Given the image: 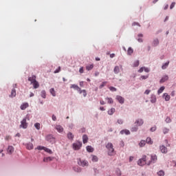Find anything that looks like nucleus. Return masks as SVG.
<instances>
[{
	"label": "nucleus",
	"instance_id": "47",
	"mask_svg": "<svg viewBox=\"0 0 176 176\" xmlns=\"http://www.w3.org/2000/svg\"><path fill=\"white\" fill-rule=\"evenodd\" d=\"M153 45L155 46H157V45H159V39H155V41H153Z\"/></svg>",
	"mask_w": 176,
	"mask_h": 176
},
{
	"label": "nucleus",
	"instance_id": "23",
	"mask_svg": "<svg viewBox=\"0 0 176 176\" xmlns=\"http://www.w3.org/2000/svg\"><path fill=\"white\" fill-rule=\"evenodd\" d=\"M78 92H79L80 94H82V96L84 97H86L87 96V91L85 89H82V90H80V91H78Z\"/></svg>",
	"mask_w": 176,
	"mask_h": 176
},
{
	"label": "nucleus",
	"instance_id": "49",
	"mask_svg": "<svg viewBox=\"0 0 176 176\" xmlns=\"http://www.w3.org/2000/svg\"><path fill=\"white\" fill-rule=\"evenodd\" d=\"M60 67H58V69H56L55 71H54V74H58V73H59L60 72Z\"/></svg>",
	"mask_w": 176,
	"mask_h": 176
},
{
	"label": "nucleus",
	"instance_id": "41",
	"mask_svg": "<svg viewBox=\"0 0 176 176\" xmlns=\"http://www.w3.org/2000/svg\"><path fill=\"white\" fill-rule=\"evenodd\" d=\"M148 78H149V75L142 76H140V80H146V79Z\"/></svg>",
	"mask_w": 176,
	"mask_h": 176
},
{
	"label": "nucleus",
	"instance_id": "11",
	"mask_svg": "<svg viewBox=\"0 0 176 176\" xmlns=\"http://www.w3.org/2000/svg\"><path fill=\"white\" fill-rule=\"evenodd\" d=\"M28 80L30 81V83H31V82H37V81H36V76H32L28 77Z\"/></svg>",
	"mask_w": 176,
	"mask_h": 176
},
{
	"label": "nucleus",
	"instance_id": "1",
	"mask_svg": "<svg viewBox=\"0 0 176 176\" xmlns=\"http://www.w3.org/2000/svg\"><path fill=\"white\" fill-rule=\"evenodd\" d=\"M106 148L108 150L109 156H114L116 151L112 143L108 142L107 144H106Z\"/></svg>",
	"mask_w": 176,
	"mask_h": 176
},
{
	"label": "nucleus",
	"instance_id": "50",
	"mask_svg": "<svg viewBox=\"0 0 176 176\" xmlns=\"http://www.w3.org/2000/svg\"><path fill=\"white\" fill-rule=\"evenodd\" d=\"M45 148L46 147H45V146H37L36 149H38V150H44V148Z\"/></svg>",
	"mask_w": 176,
	"mask_h": 176
},
{
	"label": "nucleus",
	"instance_id": "38",
	"mask_svg": "<svg viewBox=\"0 0 176 176\" xmlns=\"http://www.w3.org/2000/svg\"><path fill=\"white\" fill-rule=\"evenodd\" d=\"M166 88L164 87H162L160 88V89H158L157 91V94H160L162 93V91H164V90Z\"/></svg>",
	"mask_w": 176,
	"mask_h": 176
},
{
	"label": "nucleus",
	"instance_id": "7",
	"mask_svg": "<svg viewBox=\"0 0 176 176\" xmlns=\"http://www.w3.org/2000/svg\"><path fill=\"white\" fill-rule=\"evenodd\" d=\"M160 150L162 153H167V148L164 145H161L160 146Z\"/></svg>",
	"mask_w": 176,
	"mask_h": 176
},
{
	"label": "nucleus",
	"instance_id": "12",
	"mask_svg": "<svg viewBox=\"0 0 176 176\" xmlns=\"http://www.w3.org/2000/svg\"><path fill=\"white\" fill-rule=\"evenodd\" d=\"M28 107H29V103H27V102L23 103V104H21L20 107L21 109L22 110H25Z\"/></svg>",
	"mask_w": 176,
	"mask_h": 176
},
{
	"label": "nucleus",
	"instance_id": "30",
	"mask_svg": "<svg viewBox=\"0 0 176 176\" xmlns=\"http://www.w3.org/2000/svg\"><path fill=\"white\" fill-rule=\"evenodd\" d=\"M169 65V61H168L167 63H165L164 65H163L161 68L162 69H166L167 67H168Z\"/></svg>",
	"mask_w": 176,
	"mask_h": 176
},
{
	"label": "nucleus",
	"instance_id": "58",
	"mask_svg": "<svg viewBox=\"0 0 176 176\" xmlns=\"http://www.w3.org/2000/svg\"><path fill=\"white\" fill-rule=\"evenodd\" d=\"M135 25H138L139 27H140V25L138 23L134 22L133 23H132V26H135Z\"/></svg>",
	"mask_w": 176,
	"mask_h": 176
},
{
	"label": "nucleus",
	"instance_id": "5",
	"mask_svg": "<svg viewBox=\"0 0 176 176\" xmlns=\"http://www.w3.org/2000/svg\"><path fill=\"white\" fill-rule=\"evenodd\" d=\"M78 164H79L82 167L88 166V162L87 160H80L79 162H78Z\"/></svg>",
	"mask_w": 176,
	"mask_h": 176
},
{
	"label": "nucleus",
	"instance_id": "45",
	"mask_svg": "<svg viewBox=\"0 0 176 176\" xmlns=\"http://www.w3.org/2000/svg\"><path fill=\"white\" fill-rule=\"evenodd\" d=\"M158 176H164V170H160V172L157 173Z\"/></svg>",
	"mask_w": 176,
	"mask_h": 176
},
{
	"label": "nucleus",
	"instance_id": "28",
	"mask_svg": "<svg viewBox=\"0 0 176 176\" xmlns=\"http://www.w3.org/2000/svg\"><path fill=\"white\" fill-rule=\"evenodd\" d=\"M94 68V64L86 66L87 71H91Z\"/></svg>",
	"mask_w": 176,
	"mask_h": 176
},
{
	"label": "nucleus",
	"instance_id": "22",
	"mask_svg": "<svg viewBox=\"0 0 176 176\" xmlns=\"http://www.w3.org/2000/svg\"><path fill=\"white\" fill-rule=\"evenodd\" d=\"M145 142H146V144H148V145H152L153 143L151 138H147Z\"/></svg>",
	"mask_w": 176,
	"mask_h": 176
},
{
	"label": "nucleus",
	"instance_id": "60",
	"mask_svg": "<svg viewBox=\"0 0 176 176\" xmlns=\"http://www.w3.org/2000/svg\"><path fill=\"white\" fill-rule=\"evenodd\" d=\"M46 138L47 140H50L51 138L54 140L53 137L51 135H49L48 136H47Z\"/></svg>",
	"mask_w": 176,
	"mask_h": 176
},
{
	"label": "nucleus",
	"instance_id": "46",
	"mask_svg": "<svg viewBox=\"0 0 176 176\" xmlns=\"http://www.w3.org/2000/svg\"><path fill=\"white\" fill-rule=\"evenodd\" d=\"M139 66V60H136L133 63V67H137Z\"/></svg>",
	"mask_w": 176,
	"mask_h": 176
},
{
	"label": "nucleus",
	"instance_id": "34",
	"mask_svg": "<svg viewBox=\"0 0 176 176\" xmlns=\"http://www.w3.org/2000/svg\"><path fill=\"white\" fill-rule=\"evenodd\" d=\"M146 141L145 140H141L140 143H139V146L140 147H143V146H145L146 145Z\"/></svg>",
	"mask_w": 176,
	"mask_h": 176
},
{
	"label": "nucleus",
	"instance_id": "61",
	"mask_svg": "<svg viewBox=\"0 0 176 176\" xmlns=\"http://www.w3.org/2000/svg\"><path fill=\"white\" fill-rule=\"evenodd\" d=\"M156 100H157V99L155 98V96H153V99L151 100V102L154 103V102H155Z\"/></svg>",
	"mask_w": 176,
	"mask_h": 176
},
{
	"label": "nucleus",
	"instance_id": "18",
	"mask_svg": "<svg viewBox=\"0 0 176 176\" xmlns=\"http://www.w3.org/2000/svg\"><path fill=\"white\" fill-rule=\"evenodd\" d=\"M168 80V76H164L162 77V78H161V80H160V83H164L166 81H167Z\"/></svg>",
	"mask_w": 176,
	"mask_h": 176
},
{
	"label": "nucleus",
	"instance_id": "59",
	"mask_svg": "<svg viewBox=\"0 0 176 176\" xmlns=\"http://www.w3.org/2000/svg\"><path fill=\"white\" fill-rule=\"evenodd\" d=\"M151 93V90L150 89H146L145 91V94L148 95Z\"/></svg>",
	"mask_w": 176,
	"mask_h": 176
},
{
	"label": "nucleus",
	"instance_id": "33",
	"mask_svg": "<svg viewBox=\"0 0 176 176\" xmlns=\"http://www.w3.org/2000/svg\"><path fill=\"white\" fill-rule=\"evenodd\" d=\"M119 72H120L119 66H116L115 68H114V73L116 74H119Z\"/></svg>",
	"mask_w": 176,
	"mask_h": 176
},
{
	"label": "nucleus",
	"instance_id": "9",
	"mask_svg": "<svg viewBox=\"0 0 176 176\" xmlns=\"http://www.w3.org/2000/svg\"><path fill=\"white\" fill-rule=\"evenodd\" d=\"M54 129H56V131H58V133L63 132V128L60 125H56V127H54Z\"/></svg>",
	"mask_w": 176,
	"mask_h": 176
},
{
	"label": "nucleus",
	"instance_id": "6",
	"mask_svg": "<svg viewBox=\"0 0 176 176\" xmlns=\"http://www.w3.org/2000/svg\"><path fill=\"white\" fill-rule=\"evenodd\" d=\"M143 124L144 121L142 119L136 120V121L135 122V124H136L137 126H141Z\"/></svg>",
	"mask_w": 176,
	"mask_h": 176
},
{
	"label": "nucleus",
	"instance_id": "13",
	"mask_svg": "<svg viewBox=\"0 0 176 176\" xmlns=\"http://www.w3.org/2000/svg\"><path fill=\"white\" fill-rule=\"evenodd\" d=\"M163 99L165 100V101H169L170 100V96L167 93L163 94Z\"/></svg>",
	"mask_w": 176,
	"mask_h": 176
},
{
	"label": "nucleus",
	"instance_id": "24",
	"mask_svg": "<svg viewBox=\"0 0 176 176\" xmlns=\"http://www.w3.org/2000/svg\"><path fill=\"white\" fill-rule=\"evenodd\" d=\"M73 170H74L76 173H80L82 170L79 166H74L73 167Z\"/></svg>",
	"mask_w": 176,
	"mask_h": 176
},
{
	"label": "nucleus",
	"instance_id": "3",
	"mask_svg": "<svg viewBox=\"0 0 176 176\" xmlns=\"http://www.w3.org/2000/svg\"><path fill=\"white\" fill-rule=\"evenodd\" d=\"M146 155H143V157H142V159L138 160V165L140 166H143L144 165H146Z\"/></svg>",
	"mask_w": 176,
	"mask_h": 176
},
{
	"label": "nucleus",
	"instance_id": "19",
	"mask_svg": "<svg viewBox=\"0 0 176 176\" xmlns=\"http://www.w3.org/2000/svg\"><path fill=\"white\" fill-rule=\"evenodd\" d=\"M16 96V89H12L11 94L9 95L10 98H14Z\"/></svg>",
	"mask_w": 176,
	"mask_h": 176
},
{
	"label": "nucleus",
	"instance_id": "31",
	"mask_svg": "<svg viewBox=\"0 0 176 176\" xmlns=\"http://www.w3.org/2000/svg\"><path fill=\"white\" fill-rule=\"evenodd\" d=\"M50 93H51L52 96H53L54 97L56 96V91L54 88H51V89H50Z\"/></svg>",
	"mask_w": 176,
	"mask_h": 176
},
{
	"label": "nucleus",
	"instance_id": "39",
	"mask_svg": "<svg viewBox=\"0 0 176 176\" xmlns=\"http://www.w3.org/2000/svg\"><path fill=\"white\" fill-rule=\"evenodd\" d=\"M92 162H96L98 161V157H96V155H92V159H91Z\"/></svg>",
	"mask_w": 176,
	"mask_h": 176
},
{
	"label": "nucleus",
	"instance_id": "14",
	"mask_svg": "<svg viewBox=\"0 0 176 176\" xmlns=\"http://www.w3.org/2000/svg\"><path fill=\"white\" fill-rule=\"evenodd\" d=\"M70 88L74 89L77 90V91H80L81 90V88H80L78 87V85H71Z\"/></svg>",
	"mask_w": 176,
	"mask_h": 176
},
{
	"label": "nucleus",
	"instance_id": "54",
	"mask_svg": "<svg viewBox=\"0 0 176 176\" xmlns=\"http://www.w3.org/2000/svg\"><path fill=\"white\" fill-rule=\"evenodd\" d=\"M175 6V2H173L171 3V6H170V9H173V8Z\"/></svg>",
	"mask_w": 176,
	"mask_h": 176
},
{
	"label": "nucleus",
	"instance_id": "48",
	"mask_svg": "<svg viewBox=\"0 0 176 176\" xmlns=\"http://www.w3.org/2000/svg\"><path fill=\"white\" fill-rule=\"evenodd\" d=\"M169 132V129L167 128L163 129V133L166 134Z\"/></svg>",
	"mask_w": 176,
	"mask_h": 176
},
{
	"label": "nucleus",
	"instance_id": "4",
	"mask_svg": "<svg viewBox=\"0 0 176 176\" xmlns=\"http://www.w3.org/2000/svg\"><path fill=\"white\" fill-rule=\"evenodd\" d=\"M81 146H82V143L80 142H76V143L73 144V148H74V150L76 151L80 150Z\"/></svg>",
	"mask_w": 176,
	"mask_h": 176
},
{
	"label": "nucleus",
	"instance_id": "32",
	"mask_svg": "<svg viewBox=\"0 0 176 176\" xmlns=\"http://www.w3.org/2000/svg\"><path fill=\"white\" fill-rule=\"evenodd\" d=\"M107 85V81L102 82V84L100 85V86H99V89H102Z\"/></svg>",
	"mask_w": 176,
	"mask_h": 176
},
{
	"label": "nucleus",
	"instance_id": "62",
	"mask_svg": "<svg viewBox=\"0 0 176 176\" xmlns=\"http://www.w3.org/2000/svg\"><path fill=\"white\" fill-rule=\"evenodd\" d=\"M79 85L81 87H84V82L83 81H81L79 82Z\"/></svg>",
	"mask_w": 176,
	"mask_h": 176
},
{
	"label": "nucleus",
	"instance_id": "52",
	"mask_svg": "<svg viewBox=\"0 0 176 176\" xmlns=\"http://www.w3.org/2000/svg\"><path fill=\"white\" fill-rule=\"evenodd\" d=\"M155 130H157V127L156 126H153V127L151 128V132L155 131Z\"/></svg>",
	"mask_w": 176,
	"mask_h": 176
},
{
	"label": "nucleus",
	"instance_id": "40",
	"mask_svg": "<svg viewBox=\"0 0 176 176\" xmlns=\"http://www.w3.org/2000/svg\"><path fill=\"white\" fill-rule=\"evenodd\" d=\"M43 150H44L45 152H46V153H47L49 154L53 153V152L50 148H44Z\"/></svg>",
	"mask_w": 176,
	"mask_h": 176
},
{
	"label": "nucleus",
	"instance_id": "20",
	"mask_svg": "<svg viewBox=\"0 0 176 176\" xmlns=\"http://www.w3.org/2000/svg\"><path fill=\"white\" fill-rule=\"evenodd\" d=\"M52 160H53V159L51 157H47L43 159V162H52Z\"/></svg>",
	"mask_w": 176,
	"mask_h": 176
},
{
	"label": "nucleus",
	"instance_id": "15",
	"mask_svg": "<svg viewBox=\"0 0 176 176\" xmlns=\"http://www.w3.org/2000/svg\"><path fill=\"white\" fill-rule=\"evenodd\" d=\"M31 84L33 85V88H34V89L39 88V82L38 81L32 82Z\"/></svg>",
	"mask_w": 176,
	"mask_h": 176
},
{
	"label": "nucleus",
	"instance_id": "53",
	"mask_svg": "<svg viewBox=\"0 0 176 176\" xmlns=\"http://www.w3.org/2000/svg\"><path fill=\"white\" fill-rule=\"evenodd\" d=\"M79 73H80V74H83V73H84V67H82L81 68H80V69H79Z\"/></svg>",
	"mask_w": 176,
	"mask_h": 176
},
{
	"label": "nucleus",
	"instance_id": "8",
	"mask_svg": "<svg viewBox=\"0 0 176 176\" xmlns=\"http://www.w3.org/2000/svg\"><path fill=\"white\" fill-rule=\"evenodd\" d=\"M25 148H27L28 150H32L34 149V145L31 142H28L25 144Z\"/></svg>",
	"mask_w": 176,
	"mask_h": 176
},
{
	"label": "nucleus",
	"instance_id": "44",
	"mask_svg": "<svg viewBox=\"0 0 176 176\" xmlns=\"http://www.w3.org/2000/svg\"><path fill=\"white\" fill-rule=\"evenodd\" d=\"M138 126H133V127H132L131 128V132H136V131H138Z\"/></svg>",
	"mask_w": 176,
	"mask_h": 176
},
{
	"label": "nucleus",
	"instance_id": "42",
	"mask_svg": "<svg viewBox=\"0 0 176 176\" xmlns=\"http://www.w3.org/2000/svg\"><path fill=\"white\" fill-rule=\"evenodd\" d=\"M106 100H107L108 104H112L113 103V99L112 98H106Z\"/></svg>",
	"mask_w": 176,
	"mask_h": 176
},
{
	"label": "nucleus",
	"instance_id": "64",
	"mask_svg": "<svg viewBox=\"0 0 176 176\" xmlns=\"http://www.w3.org/2000/svg\"><path fill=\"white\" fill-rule=\"evenodd\" d=\"M100 104L104 105L105 104V102L103 101V100H100Z\"/></svg>",
	"mask_w": 176,
	"mask_h": 176
},
{
	"label": "nucleus",
	"instance_id": "55",
	"mask_svg": "<svg viewBox=\"0 0 176 176\" xmlns=\"http://www.w3.org/2000/svg\"><path fill=\"white\" fill-rule=\"evenodd\" d=\"M52 120H53L54 122H56V120H57V118L55 116V115L52 116Z\"/></svg>",
	"mask_w": 176,
	"mask_h": 176
},
{
	"label": "nucleus",
	"instance_id": "37",
	"mask_svg": "<svg viewBox=\"0 0 176 176\" xmlns=\"http://www.w3.org/2000/svg\"><path fill=\"white\" fill-rule=\"evenodd\" d=\"M34 127L37 130H41V124L40 123H35L34 124Z\"/></svg>",
	"mask_w": 176,
	"mask_h": 176
},
{
	"label": "nucleus",
	"instance_id": "17",
	"mask_svg": "<svg viewBox=\"0 0 176 176\" xmlns=\"http://www.w3.org/2000/svg\"><path fill=\"white\" fill-rule=\"evenodd\" d=\"M151 162L155 163L157 160V157L156 155H151Z\"/></svg>",
	"mask_w": 176,
	"mask_h": 176
},
{
	"label": "nucleus",
	"instance_id": "16",
	"mask_svg": "<svg viewBox=\"0 0 176 176\" xmlns=\"http://www.w3.org/2000/svg\"><path fill=\"white\" fill-rule=\"evenodd\" d=\"M7 152L12 154L13 152H14V148L13 146H9L7 148Z\"/></svg>",
	"mask_w": 176,
	"mask_h": 176
},
{
	"label": "nucleus",
	"instance_id": "36",
	"mask_svg": "<svg viewBox=\"0 0 176 176\" xmlns=\"http://www.w3.org/2000/svg\"><path fill=\"white\" fill-rule=\"evenodd\" d=\"M41 97L44 99L46 98V91L45 90H43L41 91Z\"/></svg>",
	"mask_w": 176,
	"mask_h": 176
},
{
	"label": "nucleus",
	"instance_id": "63",
	"mask_svg": "<svg viewBox=\"0 0 176 176\" xmlns=\"http://www.w3.org/2000/svg\"><path fill=\"white\" fill-rule=\"evenodd\" d=\"M144 71V67H141L140 69L138 70V72L142 73Z\"/></svg>",
	"mask_w": 176,
	"mask_h": 176
},
{
	"label": "nucleus",
	"instance_id": "2",
	"mask_svg": "<svg viewBox=\"0 0 176 176\" xmlns=\"http://www.w3.org/2000/svg\"><path fill=\"white\" fill-rule=\"evenodd\" d=\"M27 120H30V118L28 116L23 118L22 121H21L20 128H23V129H26L28 128Z\"/></svg>",
	"mask_w": 176,
	"mask_h": 176
},
{
	"label": "nucleus",
	"instance_id": "29",
	"mask_svg": "<svg viewBox=\"0 0 176 176\" xmlns=\"http://www.w3.org/2000/svg\"><path fill=\"white\" fill-rule=\"evenodd\" d=\"M67 138L69 139V140H74V134H72V133H67Z\"/></svg>",
	"mask_w": 176,
	"mask_h": 176
},
{
	"label": "nucleus",
	"instance_id": "26",
	"mask_svg": "<svg viewBox=\"0 0 176 176\" xmlns=\"http://www.w3.org/2000/svg\"><path fill=\"white\" fill-rule=\"evenodd\" d=\"M87 151L89 153H93L94 152V148L91 146H87Z\"/></svg>",
	"mask_w": 176,
	"mask_h": 176
},
{
	"label": "nucleus",
	"instance_id": "21",
	"mask_svg": "<svg viewBox=\"0 0 176 176\" xmlns=\"http://www.w3.org/2000/svg\"><path fill=\"white\" fill-rule=\"evenodd\" d=\"M88 142V136L87 135H82V143L86 144Z\"/></svg>",
	"mask_w": 176,
	"mask_h": 176
},
{
	"label": "nucleus",
	"instance_id": "10",
	"mask_svg": "<svg viewBox=\"0 0 176 176\" xmlns=\"http://www.w3.org/2000/svg\"><path fill=\"white\" fill-rule=\"evenodd\" d=\"M116 100L120 102V104H124V98H122V96H116Z\"/></svg>",
	"mask_w": 176,
	"mask_h": 176
},
{
	"label": "nucleus",
	"instance_id": "57",
	"mask_svg": "<svg viewBox=\"0 0 176 176\" xmlns=\"http://www.w3.org/2000/svg\"><path fill=\"white\" fill-rule=\"evenodd\" d=\"M117 122H118V124H122V123H124L122 120H118Z\"/></svg>",
	"mask_w": 176,
	"mask_h": 176
},
{
	"label": "nucleus",
	"instance_id": "51",
	"mask_svg": "<svg viewBox=\"0 0 176 176\" xmlns=\"http://www.w3.org/2000/svg\"><path fill=\"white\" fill-rule=\"evenodd\" d=\"M165 122H166V123H170L171 122V120L169 118V117H167L165 120Z\"/></svg>",
	"mask_w": 176,
	"mask_h": 176
},
{
	"label": "nucleus",
	"instance_id": "25",
	"mask_svg": "<svg viewBox=\"0 0 176 176\" xmlns=\"http://www.w3.org/2000/svg\"><path fill=\"white\" fill-rule=\"evenodd\" d=\"M115 111V108H112L110 110H108V115L112 116L113 114H114Z\"/></svg>",
	"mask_w": 176,
	"mask_h": 176
},
{
	"label": "nucleus",
	"instance_id": "56",
	"mask_svg": "<svg viewBox=\"0 0 176 176\" xmlns=\"http://www.w3.org/2000/svg\"><path fill=\"white\" fill-rule=\"evenodd\" d=\"M144 71H145L146 73H149L150 69L148 67H144Z\"/></svg>",
	"mask_w": 176,
	"mask_h": 176
},
{
	"label": "nucleus",
	"instance_id": "35",
	"mask_svg": "<svg viewBox=\"0 0 176 176\" xmlns=\"http://www.w3.org/2000/svg\"><path fill=\"white\" fill-rule=\"evenodd\" d=\"M124 133H125V135L131 134V132L129 130H122V131H120V133L122 134H124Z\"/></svg>",
	"mask_w": 176,
	"mask_h": 176
},
{
	"label": "nucleus",
	"instance_id": "27",
	"mask_svg": "<svg viewBox=\"0 0 176 176\" xmlns=\"http://www.w3.org/2000/svg\"><path fill=\"white\" fill-rule=\"evenodd\" d=\"M133 54V50L131 47H129V50H127V55L131 56Z\"/></svg>",
	"mask_w": 176,
	"mask_h": 176
},
{
	"label": "nucleus",
	"instance_id": "43",
	"mask_svg": "<svg viewBox=\"0 0 176 176\" xmlns=\"http://www.w3.org/2000/svg\"><path fill=\"white\" fill-rule=\"evenodd\" d=\"M109 89H110V91H112V92L117 91V89L115 88L114 87H109Z\"/></svg>",
	"mask_w": 176,
	"mask_h": 176
}]
</instances>
